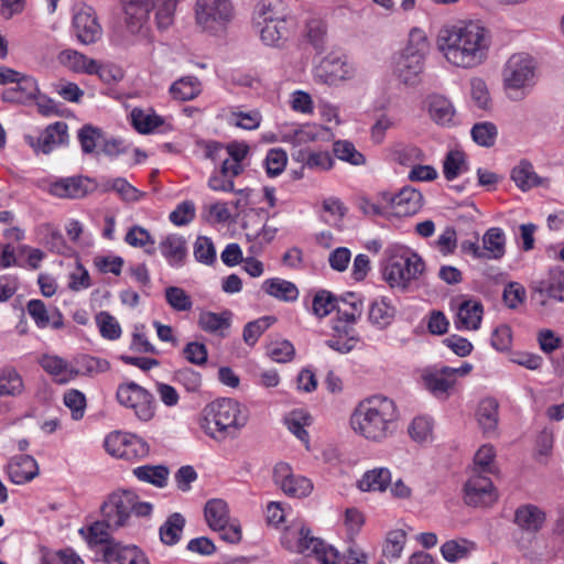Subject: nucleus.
Listing matches in <instances>:
<instances>
[{"label": "nucleus", "mask_w": 564, "mask_h": 564, "mask_svg": "<svg viewBox=\"0 0 564 564\" xmlns=\"http://www.w3.org/2000/svg\"><path fill=\"white\" fill-rule=\"evenodd\" d=\"M501 78L507 97L522 100L536 84L538 62L529 53H514L503 64Z\"/></svg>", "instance_id": "obj_7"}, {"label": "nucleus", "mask_w": 564, "mask_h": 564, "mask_svg": "<svg viewBox=\"0 0 564 564\" xmlns=\"http://www.w3.org/2000/svg\"><path fill=\"white\" fill-rule=\"evenodd\" d=\"M185 519L181 513L171 514L160 527V540L165 545L176 544L182 536Z\"/></svg>", "instance_id": "obj_55"}, {"label": "nucleus", "mask_w": 564, "mask_h": 564, "mask_svg": "<svg viewBox=\"0 0 564 564\" xmlns=\"http://www.w3.org/2000/svg\"><path fill=\"white\" fill-rule=\"evenodd\" d=\"M116 399L142 423H148L155 416L156 404L153 394L134 381L120 383L116 391Z\"/></svg>", "instance_id": "obj_10"}, {"label": "nucleus", "mask_w": 564, "mask_h": 564, "mask_svg": "<svg viewBox=\"0 0 564 564\" xmlns=\"http://www.w3.org/2000/svg\"><path fill=\"white\" fill-rule=\"evenodd\" d=\"M420 382L426 391L438 400H446L455 387V378H451L447 366L426 367L420 371Z\"/></svg>", "instance_id": "obj_18"}, {"label": "nucleus", "mask_w": 564, "mask_h": 564, "mask_svg": "<svg viewBox=\"0 0 564 564\" xmlns=\"http://www.w3.org/2000/svg\"><path fill=\"white\" fill-rule=\"evenodd\" d=\"M26 312L39 328L48 326L58 329L63 327V315L56 307L47 308L41 300H30Z\"/></svg>", "instance_id": "obj_30"}, {"label": "nucleus", "mask_w": 564, "mask_h": 564, "mask_svg": "<svg viewBox=\"0 0 564 564\" xmlns=\"http://www.w3.org/2000/svg\"><path fill=\"white\" fill-rule=\"evenodd\" d=\"M406 543V531L403 529H394L388 532L386 543L383 545V555L395 561L400 558Z\"/></svg>", "instance_id": "obj_64"}, {"label": "nucleus", "mask_w": 564, "mask_h": 564, "mask_svg": "<svg viewBox=\"0 0 564 564\" xmlns=\"http://www.w3.org/2000/svg\"><path fill=\"white\" fill-rule=\"evenodd\" d=\"M247 408L231 398H220L204 406L198 419L200 430L215 441L234 437L246 426Z\"/></svg>", "instance_id": "obj_3"}, {"label": "nucleus", "mask_w": 564, "mask_h": 564, "mask_svg": "<svg viewBox=\"0 0 564 564\" xmlns=\"http://www.w3.org/2000/svg\"><path fill=\"white\" fill-rule=\"evenodd\" d=\"M262 290L270 296L283 302H295L300 292L297 286L281 278H270L263 281Z\"/></svg>", "instance_id": "obj_36"}, {"label": "nucleus", "mask_w": 564, "mask_h": 564, "mask_svg": "<svg viewBox=\"0 0 564 564\" xmlns=\"http://www.w3.org/2000/svg\"><path fill=\"white\" fill-rule=\"evenodd\" d=\"M249 152V145L245 142H231L226 147L219 143H213L208 147L207 155L213 159H223L224 154L227 156L224 158L223 163H228L232 165L236 163L239 167V174L242 172L241 162L246 159Z\"/></svg>", "instance_id": "obj_33"}, {"label": "nucleus", "mask_w": 564, "mask_h": 564, "mask_svg": "<svg viewBox=\"0 0 564 564\" xmlns=\"http://www.w3.org/2000/svg\"><path fill=\"white\" fill-rule=\"evenodd\" d=\"M498 402L494 398H486L479 402L477 421L487 435L496 432L498 426Z\"/></svg>", "instance_id": "obj_47"}, {"label": "nucleus", "mask_w": 564, "mask_h": 564, "mask_svg": "<svg viewBox=\"0 0 564 564\" xmlns=\"http://www.w3.org/2000/svg\"><path fill=\"white\" fill-rule=\"evenodd\" d=\"M540 292L558 302H564V270L551 269L547 278L541 282Z\"/></svg>", "instance_id": "obj_60"}, {"label": "nucleus", "mask_w": 564, "mask_h": 564, "mask_svg": "<svg viewBox=\"0 0 564 564\" xmlns=\"http://www.w3.org/2000/svg\"><path fill=\"white\" fill-rule=\"evenodd\" d=\"M511 178L518 188L525 192L535 186H549L546 178L540 177L533 165L528 161H521L511 171Z\"/></svg>", "instance_id": "obj_35"}, {"label": "nucleus", "mask_w": 564, "mask_h": 564, "mask_svg": "<svg viewBox=\"0 0 564 564\" xmlns=\"http://www.w3.org/2000/svg\"><path fill=\"white\" fill-rule=\"evenodd\" d=\"M178 1L151 0V10H154V21L159 30L164 31L173 25Z\"/></svg>", "instance_id": "obj_50"}, {"label": "nucleus", "mask_w": 564, "mask_h": 564, "mask_svg": "<svg viewBox=\"0 0 564 564\" xmlns=\"http://www.w3.org/2000/svg\"><path fill=\"white\" fill-rule=\"evenodd\" d=\"M39 93L37 80L33 76L23 74L15 83V86L6 88L2 91V100L6 102L26 104L33 100Z\"/></svg>", "instance_id": "obj_31"}, {"label": "nucleus", "mask_w": 564, "mask_h": 564, "mask_svg": "<svg viewBox=\"0 0 564 564\" xmlns=\"http://www.w3.org/2000/svg\"><path fill=\"white\" fill-rule=\"evenodd\" d=\"M288 160V154L283 149H270L263 160V166L267 175L271 178L281 175L286 167Z\"/></svg>", "instance_id": "obj_63"}, {"label": "nucleus", "mask_w": 564, "mask_h": 564, "mask_svg": "<svg viewBox=\"0 0 564 564\" xmlns=\"http://www.w3.org/2000/svg\"><path fill=\"white\" fill-rule=\"evenodd\" d=\"M124 242L130 247L143 249L148 254H153L155 251L154 237L140 225H134L128 229Z\"/></svg>", "instance_id": "obj_57"}, {"label": "nucleus", "mask_w": 564, "mask_h": 564, "mask_svg": "<svg viewBox=\"0 0 564 564\" xmlns=\"http://www.w3.org/2000/svg\"><path fill=\"white\" fill-rule=\"evenodd\" d=\"M523 557L533 564H542L556 557L557 551L544 538H535L530 547L520 546Z\"/></svg>", "instance_id": "obj_44"}, {"label": "nucleus", "mask_w": 564, "mask_h": 564, "mask_svg": "<svg viewBox=\"0 0 564 564\" xmlns=\"http://www.w3.org/2000/svg\"><path fill=\"white\" fill-rule=\"evenodd\" d=\"M467 171L466 155L460 150H451L443 162V173L446 180L452 181Z\"/></svg>", "instance_id": "obj_62"}, {"label": "nucleus", "mask_w": 564, "mask_h": 564, "mask_svg": "<svg viewBox=\"0 0 564 564\" xmlns=\"http://www.w3.org/2000/svg\"><path fill=\"white\" fill-rule=\"evenodd\" d=\"M90 189L91 181L82 176L59 178L50 185V193L61 198H82Z\"/></svg>", "instance_id": "obj_28"}, {"label": "nucleus", "mask_w": 564, "mask_h": 564, "mask_svg": "<svg viewBox=\"0 0 564 564\" xmlns=\"http://www.w3.org/2000/svg\"><path fill=\"white\" fill-rule=\"evenodd\" d=\"M423 271V260L411 249L398 245L387 248L382 274L390 286L405 289Z\"/></svg>", "instance_id": "obj_8"}, {"label": "nucleus", "mask_w": 564, "mask_h": 564, "mask_svg": "<svg viewBox=\"0 0 564 564\" xmlns=\"http://www.w3.org/2000/svg\"><path fill=\"white\" fill-rule=\"evenodd\" d=\"M171 97L178 101H188L202 93V83L195 76H184L176 79L169 89Z\"/></svg>", "instance_id": "obj_43"}, {"label": "nucleus", "mask_w": 564, "mask_h": 564, "mask_svg": "<svg viewBox=\"0 0 564 564\" xmlns=\"http://www.w3.org/2000/svg\"><path fill=\"white\" fill-rule=\"evenodd\" d=\"M228 124L243 129L256 130L262 122V115L257 109H242L240 107H231L226 112Z\"/></svg>", "instance_id": "obj_39"}, {"label": "nucleus", "mask_w": 564, "mask_h": 564, "mask_svg": "<svg viewBox=\"0 0 564 564\" xmlns=\"http://www.w3.org/2000/svg\"><path fill=\"white\" fill-rule=\"evenodd\" d=\"M498 500V492L487 476L473 474L464 486V501L475 508L492 506Z\"/></svg>", "instance_id": "obj_15"}, {"label": "nucleus", "mask_w": 564, "mask_h": 564, "mask_svg": "<svg viewBox=\"0 0 564 564\" xmlns=\"http://www.w3.org/2000/svg\"><path fill=\"white\" fill-rule=\"evenodd\" d=\"M280 540L284 549L304 556L301 564H337L338 562L337 550L323 540L312 536L311 530L300 518L290 520Z\"/></svg>", "instance_id": "obj_4"}, {"label": "nucleus", "mask_w": 564, "mask_h": 564, "mask_svg": "<svg viewBox=\"0 0 564 564\" xmlns=\"http://www.w3.org/2000/svg\"><path fill=\"white\" fill-rule=\"evenodd\" d=\"M205 519L212 530L221 529L230 519L227 503L221 499L207 501L205 506Z\"/></svg>", "instance_id": "obj_58"}, {"label": "nucleus", "mask_w": 564, "mask_h": 564, "mask_svg": "<svg viewBox=\"0 0 564 564\" xmlns=\"http://www.w3.org/2000/svg\"><path fill=\"white\" fill-rule=\"evenodd\" d=\"M39 465L30 455H17L10 458L6 471L13 484L22 485L39 475Z\"/></svg>", "instance_id": "obj_27"}, {"label": "nucleus", "mask_w": 564, "mask_h": 564, "mask_svg": "<svg viewBox=\"0 0 564 564\" xmlns=\"http://www.w3.org/2000/svg\"><path fill=\"white\" fill-rule=\"evenodd\" d=\"M237 175L239 167L236 163H223L221 167L210 175L208 186L215 192H234V177Z\"/></svg>", "instance_id": "obj_48"}, {"label": "nucleus", "mask_w": 564, "mask_h": 564, "mask_svg": "<svg viewBox=\"0 0 564 564\" xmlns=\"http://www.w3.org/2000/svg\"><path fill=\"white\" fill-rule=\"evenodd\" d=\"M330 135L329 129L316 123L285 122L278 127V138L273 141H281L294 148L310 143L327 140Z\"/></svg>", "instance_id": "obj_12"}, {"label": "nucleus", "mask_w": 564, "mask_h": 564, "mask_svg": "<svg viewBox=\"0 0 564 564\" xmlns=\"http://www.w3.org/2000/svg\"><path fill=\"white\" fill-rule=\"evenodd\" d=\"M23 139L34 152L48 154L56 148L68 143V126L63 121H57L48 124L39 135L25 133Z\"/></svg>", "instance_id": "obj_14"}, {"label": "nucleus", "mask_w": 564, "mask_h": 564, "mask_svg": "<svg viewBox=\"0 0 564 564\" xmlns=\"http://www.w3.org/2000/svg\"><path fill=\"white\" fill-rule=\"evenodd\" d=\"M112 527L102 518L95 520L78 529L79 536L84 540L89 550L102 546L101 561L106 558V553L119 541L111 535Z\"/></svg>", "instance_id": "obj_17"}, {"label": "nucleus", "mask_w": 564, "mask_h": 564, "mask_svg": "<svg viewBox=\"0 0 564 564\" xmlns=\"http://www.w3.org/2000/svg\"><path fill=\"white\" fill-rule=\"evenodd\" d=\"M382 199L389 203L390 215L395 217L412 216L422 206V194L412 187H403L397 194L382 193Z\"/></svg>", "instance_id": "obj_19"}, {"label": "nucleus", "mask_w": 564, "mask_h": 564, "mask_svg": "<svg viewBox=\"0 0 564 564\" xmlns=\"http://www.w3.org/2000/svg\"><path fill=\"white\" fill-rule=\"evenodd\" d=\"M355 324L356 323L345 322L344 318L337 316V318L333 321L332 326L334 336L326 340V345L340 354L351 351L358 341V336L354 328Z\"/></svg>", "instance_id": "obj_25"}, {"label": "nucleus", "mask_w": 564, "mask_h": 564, "mask_svg": "<svg viewBox=\"0 0 564 564\" xmlns=\"http://www.w3.org/2000/svg\"><path fill=\"white\" fill-rule=\"evenodd\" d=\"M391 471L387 467H377L364 473L357 482V487L365 492L384 491L391 484Z\"/></svg>", "instance_id": "obj_38"}, {"label": "nucleus", "mask_w": 564, "mask_h": 564, "mask_svg": "<svg viewBox=\"0 0 564 564\" xmlns=\"http://www.w3.org/2000/svg\"><path fill=\"white\" fill-rule=\"evenodd\" d=\"M194 13L195 23L203 32L218 35L226 31L235 11L230 0H196Z\"/></svg>", "instance_id": "obj_9"}, {"label": "nucleus", "mask_w": 564, "mask_h": 564, "mask_svg": "<svg viewBox=\"0 0 564 564\" xmlns=\"http://www.w3.org/2000/svg\"><path fill=\"white\" fill-rule=\"evenodd\" d=\"M395 307L388 297L375 299L368 312V318L379 329L388 327L394 319Z\"/></svg>", "instance_id": "obj_37"}, {"label": "nucleus", "mask_w": 564, "mask_h": 564, "mask_svg": "<svg viewBox=\"0 0 564 564\" xmlns=\"http://www.w3.org/2000/svg\"><path fill=\"white\" fill-rule=\"evenodd\" d=\"M131 121L133 127L140 133H151L164 124L165 120L153 109L134 108L131 111Z\"/></svg>", "instance_id": "obj_49"}, {"label": "nucleus", "mask_w": 564, "mask_h": 564, "mask_svg": "<svg viewBox=\"0 0 564 564\" xmlns=\"http://www.w3.org/2000/svg\"><path fill=\"white\" fill-rule=\"evenodd\" d=\"M73 30L77 40L86 45L101 36V26L90 7H83L74 13Z\"/></svg>", "instance_id": "obj_22"}, {"label": "nucleus", "mask_w": 564, "mask_h": 564, "mask_svg": "<svg viewBox=\"0 0 564 564\" xmlns=\"http://www.w3.org/2000/svg\"><path fill=\"white\" fill-rule=\"evenodd\" d=\"M356 75L355 65L345 56L328 54L315 67L314 76L319 83L338 86Z\"/></svg>", "instance_id": "obj_13"}, {"label": "nucleus", "mask_w": 564, "mask_h": 564, "mask_svg": "<svg viewBox=\"0 0 564 564\" xmlns=\"http://www.w3.org/2000/svg\"><path fill=\"white\" fill-rule=\"evenodd\" d=\"M273 479L275 485L289 497H307L313 490L311 479L305 476L295 475L292 467L284 462L274 466Z\"/></svg>", "instance_id": "obj_16"}, {"label": "nucleus", "mask_w": 564, "mask_h": 564, "mask_svg": "<svg viewBox=\"0 0 564 564\" xmlns=\"http://www.w3.org/2000/svg\"><path fill=\"white\" fill-rule=\"evenodd\" d=\"M105 564H151L148 554L137 544L115 543L106 553Z\"/></svg>", "instance_id": "obj_26"}, {"label": "nucleus", "mask_w": 564, "mask_h": 564, "mask_svg": "<svg viewBox=\"0 0 564 564\" xmlns=\"http://www.w3.org/2000/svg\"><path fill=\"white\" fill-rule=\"evenodd\" d=\"M57 63L74 74L93 75L95 59L74 50H62L56 56Z\"/></svg>", "instance_id": "obj_32"}, {"label": "nucleus", "mask_w": 564, "mask_h": 564, "mask_svg": "<svg viewBox=\"0 0 564 564\" xmlns=\"http://www.w3.org/2000/svg\"><path fill=\"white\" fill-rule=\"evenodd\" d=\"M337 316L344 318L345 322L356 323L364 311V302L359 294L348 292L337 299Z\"/></svg>", "instance_id": "obj_42"}, {"label": "nucleus", "mask_w": 564, "mask_h": 564, "mask_svg": "<svg viewBox=\"0 0 564 564\" xmlns=\"http://www.w3.org/2000/svg\"><path fill=\"white\" fill-rule=\"evenodd\" d=\"M430 43L424 30L413 28L406 43L392 59V74L406 86H415L424 70Z\"/></svg>", "instance_id": "obj_5"}, {"label": "nucleus", "mask_w": 564, "mask_h": 564, "mask_svg": "<svg viewBox=\"0 0 564 564\" xmlns=\"http://www.w3.org/2000/svg\"><path fill=\"white\" fill-rule=\"evenodd\" d=\"M545 520V512L535 505L528 503L520 506L514 512L516 524L529 532L540 531Z\"/></svg>", "instance_id": "obj_34"}, {"label": "nucleus", "mask_w": 564, "mask_h": 564, "mask_svg": "<svg viewBox=\"0 0 564 564\" xmlns=\"http://www.w3.org/2000/svg\"><path fill=\"white\" fill-rule=\"evenodd\" d=\"M39 364L56 383L66 384L74 381L72 360L54 354H44L39 358Z\"/></svg>", "instance_id": "obj_29"}, {"label": "nucleus", "mask_w": 564, "mask_h": 564, "mask_svg": "<svg viewBox=\"0 0 564 564\" xmlns=\"http://www.w3.org/2000/svg\"><path fill=\"white\" fill-rule=\"evenodd\" d=\"M74 380L82 376H91L95 373L106 372L109 370L110 365L106 359L93 356H79L72 360Z\"/></svg>", "instance_id": "obj_51"}, {"label": "nucleus", "mask_w": 564, "mask_h": 564, "mask_svg": "<svg viewBox=\"0 0 564 564\" xmlns=\"http://www.w3.org/2000/svg\"><path fill=\"white\" fill-rule=\"evenodd\" d=\"M433 419L426 415L414 417L408 427L410 437L420 444L431 443L433 441Z\"/></svg>", "instance_id": "obj_59"}, {"label": "nucleus", "mask_w": 564, "mask_h": 564, "mask_svg": "<svg viewBox=\"0 0 564 564\" xmlns=\"http://www.w3.org/2000/svg\"><path fill=\"white\" fill-rule=\"evenodd\" d=\"M475 550V543L468 540H451L441 546V553L445 561L457 562L467 557Z\"/></svg>", "instance_id": "obj_61"}, {"label": "nucleus", "mask_w": 564, "mask_h": 564, "mask_svg": "<svg viewBox=\"0 0 564 564\" xmlns=\"http://www.w3.org/2000/svg\"><path fill=\"white\" fill-rule=\"evenodd\" d=\"M153 511L150 502L140 500L131 490H116L109 494L100 506L101 518L118 531L132 525L134 517L145 518Z\"/></svg>", "instance_id": "obj_6"}, {"label": "nucleus", "mask_w": 564, "mask_h": 564, "mask_svg": "<svg viewBox=\"0 0 564 564\" xmlns=\"http://www.w3.org/2000/svg\"><path fill=\"white\" fill-rule=\"evenodd\" d=\"M104 446L112 457L126 460L142 459L150 452L149 444L142 437L122 431L110 432L104 441Z\"/></svg>", "instance_id": "obj_11"}, {"label": "nucleus", "mask_w": 564, "mask_h": 564, "mask_svg": "<svg viewBox=\"0 0 564 564\" xmlns=\"http://www.w3.org/2000/svg\"><path fill=\"white\" fill-rule=\"evenodd\" d=\"M337 307V297L327 290H318L314 293L308 312L316 318L328 316Z\"/></svg>", "instance_id": "obj_56"}, {"label": "nucleus", "mask_w": 564, "mask_h": 564, "mask_svg": "<svg viewBox=\"0 0 564 564\" xmlns=\"http://www.w3.org/2000/svg\"><path fill=\"white\" fill-rule=\"evenodd\" d=\"M424 110L437 126L451 128L457 124L456 108L451 99L440 94H431L424 99Z\"/></svg>", "instance_id": "obj_20"}, {"label": "nucleus", "mask_w": 564, "mask_h": 564, "mask_svg": "<svg viewBox=\"0 0 564 564\" xmlns=\"http://www.w3.org/2000/svg\"><path fill=\"white\" fill-rule=\"evenodd\" d=\"M123 22L128 33L141 34L148 25L151 0H122Z\"/></svg>", "instance_id": "obj_21"}, {"label": "nucleus", "mask_w": 564, "mask_h": 564, "mask_svg": "<svg viewBox=\"0 0 564 564\" xmlns=\"http://www.w3.org/2000/svg\"><path fill=\"white\" fill-rule=\"evenodd\" d=\"M285 20L284 3L281 0H261L254 11V23Z\"/></svg>", "instance_id": "obj_54"}, {"label": "nucleus", "mask_w": 564, "mask_h": 564, "mask_svg": "<svg viewBox=\"0 0 564 564\" xmlns=\"http://www.w3.org/2000/svg\"><path fill=\"white\" fill-rule=\"evenodd\" d=\"M101 187L105 192H116L121 199L129 203L139 202L144 196L143 192L135 188L123 177L104 180Z\"/></svg>", "instance_id": "obj_53"}, {"label": "nucleus", "mask_w": 564, "mask_h": 564, "mask_svg": "<svg viewBox=\"0 0 564 564\" xmlns=\"http://www.w3.org/2000/svg\"><path fill=\"white\" fill-rule=\"evenodd\" d=\"M399 412L394 401L376 394L360 401L354 409L349 424L351 430L367 441L381 443L395 431Z\"/></svg>", "instance_id": "obj_2"}, {"label": "nucleus", "mask_w": 564, "mask_h": 564, "mask_svg": "<svg viewBox=\"0 0 564 564\" xmlns=\"http://www.w3.org/2000/svg\"><path fill=\"white\" fill-rule=\"evenodd\" d=\"M133 476L147 484H151L155 487L163 488L167 484L169 469L163 465H143L133 468Z\"/></svg>", "instance_id": "obj_52"}, {"label": "nucleus", "mask_w": 564, "mask_h": 564, "mask_svg": "<svg viewBox=\"0 0 564 564\" xmlns=\"http://www.w3.org/2000/svg\"><path fill=\"white\" fill-rule=\"evenodd\" d=\"M159 251L169 267L181 269L188 259L187 241L180 234H169L159 242Z\"/></svg>", "instance_id": "obj_23"}, {"label": "nucleus", "mask_w": 564, "mask_h": 564, "mask_svg": "<svg viewBox=\"0 0 564 564\" xmlns=\"http://www.w3.org/2000/svg\"><path fill=\"white\" fill-rule=\"evenodd\" d=\"M484 259L498 260L506 252V237L501 228L492 227L482 237Z\"/></svg>", "instance_id": "obj_46"}, {"label": "nucleus", "mask_w": 564, "mask_h": 564, "mask_svg": "<svg viewBox=\"0 0 564 564\" xmlns=\"http://www.w3.org/2000/svg\"><path fill=\"white\" fill-rule=\"evenodd\" d=\"M490 32L476 20H459L443 25L435 40L437 52L452 67L471 69L480 66L488 56Z\"/></svg>", "instance_id": "obj_1"}, {"label": "nucleus", "mask_w": 564, "mask_h": 564, "mask_svg": "<svg viewBox=\"0 0 564 564\" xmlns=\"http://www.w3.org/2000/svg\"><path fill=\"white\" fill-rule=\"evenodd\" d=\"M231 313L228 311L215 313L205 311L199 314L198 326L210 334H218L225 336V330L230 327Z\"/></svg>", "instance_id": "obj_45"}, {"label": "nucleus", "mask_w": 564, "mask_h": 564, "mask_svg": "<svg viewBox=\"0 0 564 564\" xmlns=\"http://www.w3.org/2000/svg\"><path fill=\"white\" fill-rule=\"evenodd\" d=\"M482 317L481 302L475 299H465L457 305L454 326L460 332H475L480 328Z\"/></svg>", "instance_id": "obj_24"}, {"label": "nucleus", "mask_w": 564, "mask_h": 564, "mask_svg": "<svg viewBox=\"0 0 564 564\" xmlns=\"http://www.w3.org/2000/svg\"><path fill=\"white\" fill-rule=\"evenodd\" d=\"M288 430L310 449V435L306 430L312 424V416L304 410L291 411L284 419Z\"/></svg>", "instance_id": "obj_40"}, {"label": "nucleus", "mask_w": 564, "mask_h": 564, "mask_svg": "<svg viewBox=\"0 0 564 564\" xmlns=\"http://www.w3.org/2000/svg\"><path fill=\"white\" fill-rule=\"evenodd\" d=\"M256 26L264 45L280 47L284 44L288 34L285 20L263 22V24H256Z\"/></svg>", "instance_id": "obj_41"}]
</instances>
